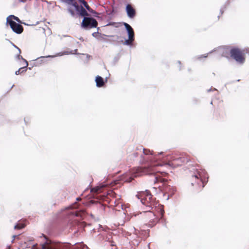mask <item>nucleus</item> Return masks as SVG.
Segmentation results:
<instances>
[{"label":"nucleus","instance_id":"obj_1","mask_svg":"<svg viewBox=\"0 0 249 249\" xmlns=\"http://www.w3.org/2000/svg\"><path fill=\"white\" fill-rule=\"evenodd\" d=\"M161 166V164L152 163L148 167H138L133 170L132 175L136 178L144 175L154 174L160 172L158 168Z\"/></svg>","mask_w":249,"mask_h":249},{"label":"nucleus","instance_id":"obj_2","mask_svg":"<svg viewBox=\"0 0 249 249\" xmlns=\"http://www.w3.org/2000/svg\"><path fill=\"white\" fill-rule=\"evenodd\" d=\"M138 198L141 200L142 204L148 207L149 209H152L155 205V198L153 197L150 191L146 190L138 193L137 195Z\"/></svg>","mask_w":249,"mask_h":249},{"label":"nucleus","instance_id":"obj_3","mask_svg":"<svg viewBox=\"0 0 249 249\" xmlns=\"http://www.w3.org/2000/svg\"><path fill=\"white\" fill-rule=\"evenodd\" d=\"M230 56L239 65H242L245 62V53L236 47H232L230 49Z\"/></svg>","mask_w":249,"mask_h":249},{"label":"nucleus","instance_id":"obj_4","mask_svg":"<svg viewBox=\"0 0 249 249\" xmlns=\"http://www.w3.org/2000/svg\"><path fill=\"white\" fill-rule=\"evenodd\" d=\"M154 182L155 183L159 182L163 183L161 190L165 193L167 194L168 196L173 195L176 191V188L168 185L167 184H166L167 180L160 176L156 175L155 178Z\"/></svg>","mask_w":249,"mask_h":249},{"label":"nucleus","instance_id":"obj_5","mask_svg":"<svg viewBox=\"0 0 249 249\" xmlns=\"http://www.w3.org/2000/svg\"><path fill=\"white\" fill-rule=\"evenodd\" d=\"M73 7L75 11L71 8H68L67 9L68 12L72 17H74L76 15L78 17H81L83 18L89 15L81 4L79 5L77 2V4H75Z\"/></svg>","mask_w":249,"mask_h":249},{"label":"nucleus","instance_id":"obj_6","mask_svg":"<svg viewBox=\"0 0 249 249\" xmlns=\"http://www.w3.org/2000/svg\"><path fill=\"white\" fill-rule=\"evenodd\" d=\"M98 21L94 18L89 15L83 18L81 23V27L85 30H89L92 28H96Z\"/></svg>","mask_w":249,"mask_h":249},{"label":"nucleus","instance_id":"obj_7","mask_svg":"<svg viewBox=\"0 0 249 249\" xmlns=\"http://www.w3.org/2000/svg\"><path fill=\"white\" fill-rule=\"evenodd\" d=\"M125 11L127 17L129 19H133L137 15V12L133 4L131 3H125Z\"/></svg>","mask_w":249,"mask_h":249},{"label":"nucleus","instance_id":"obj_8","mask_svg":"<svg viewBox=\"0 0 249 249\" xmlns=\"http://www.w3.org/2000/svg\"><path fill=\"white\" fill-rule=\"evenodd\" d=\"M46 242L41 245V249H61V245L58 243L53 242L51 240L47 238Z\"/></svg>","mask_w":249,"mask_h":249},{"label":"nucleus","instance_id":"obj_9","mask_svg":"<svg viewBox=\"0 0 249 249\" xmlns=\"http://www.w3.org/2000/svg\"><path fill=\"white\" fill-rule=\"evenodd\" d=\"M144 213H145L146 218L147 220L148 221L149 225L150 226L155 225L158 221V217L153 212H151L150 209L146 210L144 212Z\"/></svg>","mask_w":249,"mask_h":249},{"label":"nucleus","instance_id":"obj_10","mask_svg":"<svg viewBox=\"0 0 249 249\" xmlns=\"http://www.w3.org/2000/svg\"><path fill=\"white\" fill-rule=\"evenodd\" d=\"M9 22L6 24L10 26L14 33L19 35L23 32V27L19 23H17L15 21H10Z\"/></svg>","mask_w":249,"mask_h":249},{"label":"nucleus","instance_id":"obj_11","mask_svg":"<svg viewBox=\"0 0 249 249\" xmlns=\"http://www.w3.org/2000/svg\"><path fill=\"white\" fill-rule=\"evenodd\" d=\"M86 9L87 12H89L92 14L94 17H98L99 13L93 10L88 4V2L85 0H77Z\"/></svg>","mask_w":249,"mask_h":249},{"label":"nucleus","instance_id":"obj_12","mask_svg":"<svg viewBox=\"0 0 249 249\" xmlns=\"http://www.w3.org/2000/svg\"><path fill=\"white\" fill-rule=\"evenodd\" d=\"M56 55H48L47 56H41L40 57H37L35 60H34V65L35 66H38L40 64H42L43 63H45L48 61V58H54Z\"/></svg>","mask_w":249,"mask_h":249},{"label":"nucleus","instance_id":"obj_13","mask_svg":"<svg viewBox=\"0 0 249 249\" xmlns=\"http://www.w3.org/2000/svg\"><path fill=\"white\" fill-rule=\"evenodd\" d=\"M224 104L223 101H219L217 103V105L214 107V114L216 117L220 116L221 113H222L224 111Z\"/></svg>","mask_w":249,"mask_h":249},{"label":"nucleus","instance_id":"obj_14","mask_svg":"<svg viewBox=\"0 0 249 249\" xmlns=\"http://www.w3.org/2000/svg\"><path fill=\"white\" fill-rule=\"evenodd\" d=\"M124 25L128 37L129 38L135 37V34L132 27L127 23L125 22H122V25Z\"/></svg>","mask_w":249,"mask_h":249},{"label":"nucleus","instance_id":"obj_15","mask_svg":"<svg viewBox=\"0 0 249 249\" xmlns=\"http://www.w3.org/2000/svg\"><path fill=\"white\" fill-rule=\"evenodd\" d=\"M231 48V47L230 46L219 47L217 49V52L222 57H228L230 53V49Z\"/></svg>","mask_w":249,"mask_h":249},{"label":"nucleus","instance_id":"obj_16","mask_svg":"<svg viewBox=\"0 0 249 249\" xmlns=\"http://www.w3.org/2000/svg\"><path fill=\"white\" fill-rule=\"evenodd\" d=\"M192 184L193 186L195 185V183L198 185H200L202 183V179L200 178V175L198 174L197 175H193L192 177Z\"/></svg>","mask_w":249,"mask_h":249},{"label":"nucleus","instance_id":"obj_17","mask_svg":"<svg viewBox=\"0 0 249 249\" xmlns=\"http://www.w3.org/2000/svg\"><path fill=\"white\" fill-rule=\"evenodd\" d=\"M134 39L135 37L129 38L128 37L127 39L125 38L124 42L123 40H122L121 42L123 43V45L128 46L131 48L133 45V42L134 41Z\"/></svg>","mask_w":249,"mask_h":249},{"label":"nucleus","instance_id":"obj_18","mask_svg":"<svg viewBox=\"0 0 249 249\" xmlns=\"http://www.w3.org/2000/svg\"><path fill=\"white\" fill-rule=\"evenodd\" d=\"M97 28V31L94 32L92 34V36L97 39L101 38V39H105L104 36H107L105 34H102L101 33H99L98 30H99V27Z\"/></svg>","mask_w":249,"mask_h":249},{"label":"nucleus","instance_id":"obj_19","mask_svg":"<svg viewBox=\"0 0 249 249\" xmlns=\"http://www.w3.org/2000/svg\"><path fill=\"white\" fill-rule=\"evenodd\" d=\"M12 19H14L15 21L18 22V23L21 22L20 20L18 17H16L13 15H11L8 16L6 18V23L10 22V21H13Z\"/></svg>","mask_w":249,"mask_h":249},{"label":"nucleus","instance_id":"obj_20","mask_svg":"<svg viewBox=\"0 0 249 249\" xmlns=\"http://www.w3.org/2000/svg\"><path fill=\"white\" fill-rule=\"evenodd\" d=\"M75 215L77 217H80L81 219H83L86 215V212L85 210H82L79 211H75L74 212Z\"/></svg>","mask_w":249,"mask_h":249},{"label":"nucleus","instance_id":"obj_21","mask_svg":"<svg viewBox=\"0 0 249 249\" xmlns=\"http://www.w3.org/2000/svg\"><path fill=\"white\" fill-rule=\"evenodd\" d=\"M25 226H26V224L24 222V221L18 222V223H17L15 226L14 228H15V229H16V230H20V229L24 228L25 227Z\"/></svg>","mask_w":249,"mask_h":249},{"label":"nucleus","instance_id":"obj_22","mask_svg":"<svg viewBox=\"0 0 249 249\" xmlns=\"http://www.w3.org/2000/svg\"><path fill=\"white\" fill-rule=\"evenodd\" d=\"M104 187V186H100V187H96L95 188H93L91 189V192L92 193L99 194L102 192V189Z\"/></svg>","mask_w":249,"mask_h":249},{"label":"nucleus","instance_id":"obj_23","mask_svg":"<svg viewBox=\"0 0 249 249\" xmlns=\"http://www.w3.org/2000/svg\"><path fill=\"white\" fill-rule=\"evenodd\" d=\"M122 25V22H115L110 21L109 22L106 26H112L116 28L119 27L120 26Z\"/></svg>","mask_w":249,"mask_h":249},{"label":"nucleus","instance_id":"obj_24","mask_svg":"<svg viewBox=\"0 0 249 249\" xmlns=\"http://www.w3.org/2000/svg\"><path fill=\"white\" fill-rule=\"evenodd\" d=\"M95 81L96 82V85L98 87H102L105 83L103 79H95Z\"/></svg>","mask_w":249,"mask_h":249},{"label":"nucleus","instance_id":"obj_25","mask_svg":"<svg viewBox=\"0 0 249 249\" xmlns=\"http://www.w3.org/2000/svg\"><path fill=\"white\" fill-rule=\"evenodd\" d=\"M64 3L71 5L73 7H74L75 4H77V1L75 0H65Z\"/></svg>","mask_w":249,"mask_h":249},{"label":"nucleus","instance_id":"obj_26","mask_svg":"<svg viewBox=\"0 0 249 249\" xmlns=\"http://www.w3.org/2000/svg\"><path fill=\"white\" fill-rule=\"evenodd\" d=\"M27 70V68H26V66L21 67V68H19L18 71H15V74L16 75H18L19 73H22L24 71H26Z\"/></svg>","mask_w":249,"mask_h":249},{"label":"nucleus","instance_id":"obj_27","mask_svg":"<svg viewBox=\"0 0 249 249\" xmlns=\"http://www.w3.org/2000/svg\"><path fill=\"white\" fill-rule=\"evenodd\" d=\"M214 51H215V50H213V51H210L209 53H208L207 54H202V55H198V56H197L196 57V59H198V60H200L203 58H207L208 57V54L211 53H212Z\"/></svg>","mask_w":249,"mask_h":249},{"label":"nucleus","instance_id":"obj_28","mask_svg":"<svg viewBox=\"0 0 249 249\" xmlns=\"http://www.w3.org/2000/svg\"><path fill=\"white\" fill-rule=\"evenodd\" d=\"M77 49H75L74 50V53L75 54H77ZM73 51H71V52H68V51H64L63 53H58L57 55L58 56H61L63 54H73Z\"/></svg>","mask_w":249,"mask_h":249},{"label":"nucleus","instance_id":"obj_29","mask_svg":"<svg viewBox=\"0 0 249 249\" xmlns=\"http://www.w3.org/2000/svg\"><path fill=\"white\" fill-rule=\"evenodd\" d=\"M143 154L145 155H153L152 152L149 149L143 148Z\"/></svg>","mask_w":249,"mask_h":249},{"label":"nucleus","instance_id":"obj_30","mask_svg":"<svg viewBox=\"0 0 249 249\" xmlns=\"http://www.w3.org/2000/svg\"><path fill=\"white\" fill-rule=\"evenodd\" d=\"M119 58H120L119 54H118L117 56L114 57L113 60V65H115V64L118 61Z\"/></svg>","mask_w":249,"mask_h":249},{"label":"nucleus","instance_id":"obj_31","mask_svg":"<svg viewBox=\"0 0 249 249\" xmlns=\"http://www.w3.org/2000/svg\"><path fill=\"white\" fill-rule=\"evenodd\" d=\"M226 5L225 4L223 6H222L220 9V13L221 15H222L224 12L225 9H226Z\"/></svg>","mask_w":249,"mask_h":249},{"label":"nucleus","instance_id":"obj_32","mask_svg":"<svg viewBox=\"0 0 249 249\" xmlns=\"http://www.w3.org/2000/svg\"><path fill=\"white\" fill-rule=\"evenodd\" d=\"M11 45H12L14 48H15L16 49H17L18 50V52H19V53H21V50H20V49H19V48L17 46H16L14 43H13V42H11Z\"/></svg>","mask_w":249,"mask_h":249},{"label":"nucleus","instance_id":"obj_33","mask_svg":"<svg viewBox=\"0 0 249 249\" xmlns=\"http://www.w3.org/2000/svg\"><path fill=\"white\" fill-rule=\"evenodd\" d=\"M15 58L18 60H20L23 59V57L21 55H20V53H18V54L16 55Z\"/></svg>","mask_w":249,"mask_h":249},{"label":"nucleus","instance_id":"obj_34","mask_svg":"<svg viewBox=\"0 0 249 249\" xmlns=\"http://www.w3.org/2000/svg\"><path fill=\"white\" fill-rule=\"evenodd\" d=\"M177 63L178 65V67L179 68V70H180L181 68V61H179V60H178V61H177Z\"/></svg>","mask_w":249,"mask_h":249},{"label":"nucleus","instance_id":"obj_35","mask_svg":"<svg viewBox=\"0 0 249 249\" xmlns=\"http://www.w3.org/2000/svg\"><path fill=\"white\" fill-rule=\"evenodd\" d=\"M21 60H22L26 64V65L25 66H26V68H27V66H28V61L24 58H23V59H21Z\"/></svg>","mask_w":249,"mask_h":249},{"label":"nucleus","instance_id":"obj_36","mask_svg":"<svg viewBox=\"0 0 249 249\" xmlns=\"http://www.w3.org/2000/svg\"><path fill=\"white\" fill-rule=\"evenodd\" d=\"M160 214L161 215L160 217L161 218L163 215L164 211L162 209H160Z\"/></svg>","mask_w":249,"mask_h":249},{"label":"nucleus","instance_id":"obj_37","mask_svg":"<svg viewBox=\"0 0 249 249\" xmlns=\"http://www.w3.org/2000/svg\"><path fill=\"white\" fill-rule=\"evenodd\" d=\"M22 247H23V248H27V246H26V242H25V243L22 245Z\"/></svg>","mask_w":249,"mask_h":249},{"label":"nucleus","instance_id":"obj_38","mask_svg":"<svg viewBox=\"0 0 249 249\" xmlns=\"http://www.w3.org/2000/svg\"><path fill=\"white\" fill-rule=\"evenodd\" d=\"M94 78H103V77L99 75H97L95 76Z\"/></svg>","mask_w":249,"mask_h":249},{"label":"nucleus","instance_id":"obj_39","mask_svg":"<svg viewBox=\"0 0 249 249\" xmlns=\"http://www.w3.org/2000/svg\"><path fill=\"white\" fill-rule=\"evenodd\" d=\"M27 0H19V1L21 2H23V3H24L26 2Z\"/></svg>","mask_w":249,"mask_h":249},{"label":"nucleus","instance_id":"obj_40","mask_svg":"<svg viewBox=\"0 0 249 249\" xmlns=\"http://www.w3.org/2000/svg\"><path fill=\"white\" fill-rule=\"evenodd\" d=\"M32 249H36V245H34Z\"/></svg>","mask_w":249,"mask_h":249},{"label":"nucleus","instance_id":"obj_41","mask_svg":"<svg viewBox=\"0 0 249 249\" xmlns=\"http://www.w3.org/2000/svg\"><path fill=\"white\" fill-rule=\"evenodd\" d=\"M79 40H81L82 41H83L84 40V38L82 37H80Z\"/></svg>","mask_w":249,"mask_h":249},{"label":"nucleus","instance_id":"obj_42","mask_svg":"<svg viewBox=\"0 0 249 249\" xmlns=\"http://www.w3.org/2000/svg\"><path fill=\"white\" fill-rule=\"evenodd\" d=\"M18 236H17V235H13V240H15V239L17 237H18Z\"/></svg>","mask_w":249,"mask_h":249},{"label":"nucleus","instance_id":"obj_43","mask_svg":"<svg viewBox=\"0 0 249 249\" xmlns=\"http://www.w3.org/2000/svg\"><path fill=\"white\" fill-rule=\"evenodd\" d=\"M76 199L77 201H80V200H81V199L80 197H77Z\"/></svg>","mask_w":249,"mask_h":249},{"label":"nucleus","instance_id":"obj_44","mask_svg":"<svg viewBox=\"0 0 249 249\" xmlns=\"http://www.w3.org/2000/svg\"><path fill=\"white\" fill-rule=\"evenodd\" d=\"M90 57V55L88 54H87V57L89 58Z\"/></svg>","mask_w":249,"mask_h":249},{"label":"nucleus","instance_id":"obj_45","mask_svg":"<svg viewBox=\"0 0 249 249\" xmlns=\"http://www.w3.org/2000/svg\"><path fill=\"white\" fill-rule=\"evenodd\" d=\"M109 75H110V74H109V76H106V77H105V78H109Z\"/></svg>","mask_w":249,"mask_h":249},{"label":"nucleus","instance_id":"obj_46","mask_svg":"<svg viewBox=\"0 0 249 249\" xmlns=\"http://www.w3.org/2000/svg\"><path fill=\"white\" fill-rule=\"evenodd\" d=\"M22 23L24 24V25H27V24H26V23H25V22H22Z\"/></svg>","mask_w":249,"mask_h":249},{"label":"nucleus","instance_id":"obj_47","mask_svg":"<svg viewBox=\"0 0 249 249\" xmlns=\"http://www.w3.org/2000/svg\"><path fill=\"white\" fill-rule=\"evenodd\" d=\"M77 205V204H76V203H75L74 205ZM73 208H75V206H73Z\"/></svg>","mask_w":249,"mask_h":249},{"label":"nucleus","instance_id":"obj_48","mask_svg":"<svg viewBox=\"0 0 249 249\" xmlns=\"http://www.w3.org/2000/svg\"><path fill=\"white\" fill-rule=\"evenodd\" d=\"M68 36V37H70V36H67V35H65V36Z\"/></svg>","mask_w":249,"mask_h":249},{"label":"nucleus","instance_id":"obj_49","mask_svg":"<svg viewBox=\"0 0 249 249\" xmlns=\"http://www.w3.org/2000/svg\"><path fill=\"white\" fill-rule=\"evenodd\" d=\"M219 17H220V16H217L218 19H219Z\"/></svg>","mask_w":249,"mask_h":249},{"label":"nucleus","instance_id":"obj_50","mask_svg":"<svg viewBox=\"0 0 249 249\" xmlns=\"http://www.w3.org/2000/svg\"><path fill=\"white\" fill-rule=\"evenodd\" d=\"M29 70H31V68L30 67L29 68Z\"/></svg>","mask_w":249,"mask_h":249}]
</instances>
